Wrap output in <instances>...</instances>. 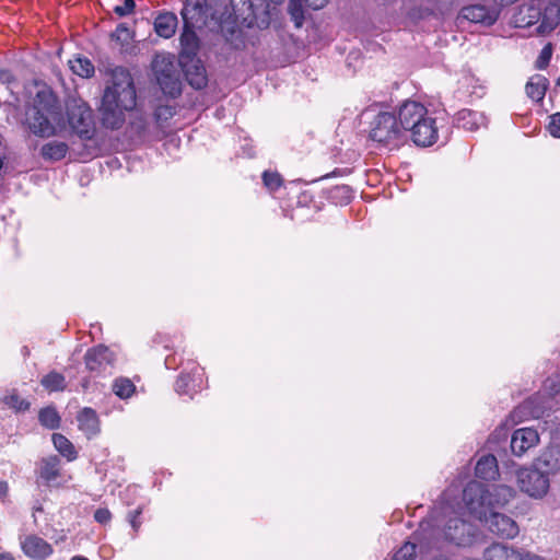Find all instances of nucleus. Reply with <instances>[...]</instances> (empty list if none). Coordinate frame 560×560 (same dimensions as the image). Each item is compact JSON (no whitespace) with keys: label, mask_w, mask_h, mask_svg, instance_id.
I'll list each match as a JSON object with an SVG mask.
<instances>
[{"label":"nucleus","mask_w":560,"mask_h":560,"mask_svg":"<svg viewBox=\"0 0 560 560\" xmlns=\"http://www.w3.org/2000/svg\"><path fill=\"white\" fill-rule=\"evenodd\" d=\"M0 560H14L9 553H0Z\"/></svg>","instance_id":"nucleus-51"},{"label":"nucleus","mask_w":560,"mask_h":560,"mask_svg":"<svg viewBox=\"0 0 560 560\" xmlns=\"http://www.w3.org/2000/svg\"><path fill=\"white\" fill-rule=\"evenodd\" d=\"M133 31H131L126 23L118 24L116 30L109 35L110 39L116 42L122 51L127 50V47L133 39Z\"/></svg>","instance_id":"nucleus-30"},{"label":"nucleus","mask_w":560,"mask_h":560,"mask_svg":"<svg viewBox=\"0 0 560 560\" xmlns=\"http://www.w3.org/2000/svg\"><path fill=\"white\" fill-rule=\"evenodd\" d=\"M69 66L74 74L82 78H90L94 74V66L88 58L78 57L69 60Z\"/></svg>","instance_id":"nucleus-34"},{"label":"nucleus","mask_w":560,"mask_h":560,"mask_svg":"<svg viewBox=\"0 0 560 560\" xmlns=\"http://www.w3.org/2000/svg\"><path fill=\"white\" fill-rule=\"evenodd\" d=\"M483 560H524V556L512 546L497 542L486 548Z\"/></svg>","instance_id":"nucleus-20"},{"label":"nucleus","mask_w":560,"mask_h":560,"mask_svg":"<svg viewBox=\"0 0 560 560\" xmlns=\"http://www.w3.org/2000/svg\"><path fill=\"white\" fill-rule=\"evenodd\" d=\"M67 117L72 131L83 140H91L95 133L93 110L86 103L73 100L67 104Z\"/></svg>","instance_id":"nucleus-5"},{"label":"nucleus","mask_w":560,"mask_h":560,"mask_svg":"<svg viewBox=\"0 0 560 560\" xmlns=\"http://www.w3.org/2000/svg\"><path fill=\"white\" fill-rule=\"evenodd\" d=\"M136 2L135 0H124L121 4L114 7L113 11L119 18H125L135 12Z\"/></svg>","instance_id":"nucleus-42"},{"label":"nucleus","mask_w":560,"mask_h":560,"mask_svg":"<svg viewBox=\"0 0 560 560\" xmlns=\"http://www.w3.org/2000/svg\"><path fill=\"white\" fill-rule=\"evenodd\" d=\"M2 401L4 405L15 411H25L30 408V402L22 398L15 390H12L10 394L5 395L2 398Z\"/></svg>","instance_id":"nucleus-35"},{"label":"nucleus","mask_w":560,"mask_h":560,"mask_svg":"<svg viewBox=\"0 0 560 560\" xmlns=\"http://www.w3.org/2000/svg\"><path fill=\"white\" fill-rule=\"evenodd\" d=\"M514 497V490L505 485L486 486L470 481L463 491V501L474 517H485L487 513L503 508Z\"/></svg>","instance_id":"nucleus-3"},{"label":"nucleus","mask_w":560,"mask_h":560,"mask_svg":"<svg viewBox=\"0 0 560 560\" xmlns=\"http://www.w3.org/2000/svg\"><path fill=\"white\" fill-rule=\"evenodd\" d=\"M21 545L25 555L33 559H45L52 553V547L36 535L26 536Z\"/></svg>","instance_id":"nucleus-19"},{"label":"nucleus","mask_w":560,"mask_h":560,"mask_svg":"<svg viewBox=\"0 0 560 560\" xmlns=\"http://www.w3.org/2000/svg\"><path fill=\"white\" fill-rule=\"evenodd\" d=\"M152 68L164 94L172 97H176L180 94V81L174 70L172 61L164 56H156L153 60Z\"/></svg>","instance_id":"nucleus-6"},{"label":"nucleus","mask_w":560,"mask_h":560,"mask_svg":"<svg viewBox=\"0 0 560 560\" xmlns=\"http://www.w3.org/2000/svg\"><path fill=\"white\" fill-rule=\"evenodd\" d=\"M136 89L129 71L116 68L112 83L105 89L101 112V120L105 128L119 129L126 121V112L136 107Z\"/></svg>","instance_id":"nucleus-1"},{"label":"nucleus","mask_w":560,"mask_h":560,"mask_svg":"<svg viewBox=\"0 0 560 560\" xmlns=\"http://www.w3.org/2000/svg\"><path fill=\"white\" fill-rule=\"evenodd\" d=\"M9 492L8 482L0 479V500L3 501Z\"/></svg>","instance_id":"nucleus-46"},{"label":"nucleus","mask_w":560,"mask_h":560,"mask_svg":"<svg viewBox=\"0 0 560 560\" xmlns=\"http://www.w3.org/2000/svg\"><path fill=\"white\" fill-rule=\"evenodd\" d=\"M262 183L269 191L273 192L283 185V178L278 172L265 171Z\"/></svg>","instance_id":"nucleus-37"},{"label":"nucleus","mask_w":560,"mask_h":560,"mask_svg":"<svg viewBox=\"0 0 560 560\" xmlns=\"http://www.w3.org/2000/svg\"><path fill=\"white\" fill-rule=\"evenodd\" d=\"M483 522L488 529L503 538H514L518 534V526L510 516L491 511L485 517H477Z\"/></svg>","instance_id":"nucleus-10"},{"label":"nucleus","mask_w":560,"mask_h":560,"mask_svg":"<svg viewBox=\"0 0 560 560\" xmlns=\"http://www.w3.org/2000/svg\"><path fill=\"white\" fill-rule=\"evenodd\" d=\"M416 544L406 542L393 557V560H415L416 558Z\"/></svg>","instance_id":"nucleus-39"},{"label":"nucleus","mask_w":560,"mask_h":560,"mask_svg":"<svg viewBox=\"0 0 560 560\" xmlns=\"http://www.w3.org/2000/svg\"><path fill=\"white\" fill-rule=\"evenodd\" d=\"M200 27H194L189 25L183 26V32L180 34V55L179 60H185L186 58L196 57L199 50V37L197 36L196 31Z\"/></svg>","instance_id":"nucleus-18"},{"label":"nucleus","mask_w":560,"mask_h":560,"mask_svg":"<svg viewBox=\"0 0 560 560\" xmlns=\"http://www.w3.org/2000/svg\"><path fill=\"white\" fill-rule=\"evenodd\" d=\"M330 195L332 199H340L348 203L352 199V189L347 185L335 186L330 190Z\"/></svg>","instance_id":"nucleus-41"},{"label":"nucleus","mask_w":560,"mask_h":560,"mask_svg":"<svg viewBox=\"0 0 560 560\" xmlns=\"http://www.w3.org/2000/svg\"><path fill=\"white\" fill-rule=\"evenodd\" d=\"M79 429L88 439L95 436L100 432V419L96 411L92 408H83L77 417Z\"/></svg>","instance_id":"nucleus-22"},{"label":"nucleus","mask_w":560,"mask_h":560,"mask_svg":"<svg viewBox=\"0 0 560 560\" xmlns=\"http://www.w3.org/2000/svg\"><path fill=\"white\" fill-rule=\"evenodd\" d=\"M456 124L465 130L476 131L487 125V117L481 112L464 108L456 114Z\"/></svg>","instance_id":"nucleus-21"},{"label":"nucleus","mask_w":560,"mask_h":560,"mask_svg":"<svg viewBox=\"0 0 560 560\" xmlns=\"http://www.w3.org/2000/svg\"><path fill=\"white\" fill-rule=\"evenodd\" d=\"M175 358L174 357H167L165 359V365L167 369H174Z\"/></svg>","instance_id":"nucleus-50"},{"label":"nucleus","mask_w":560,"mask_h":560,"mask_svg":"<svg viewBox=\"0 0 560 560\" xmlns=\"http://www.w3.org/2000/svg\"><path fill=\"white\" fill-rule=\"evenodd\" d=\"M429 109L416 101H406L398 109V119L402 127L404 137H411L413 130L430 116Z\"/></svg>","instance_id":"nucleus-8"},{"label":"nucleus","mask_w":560,"mask_h":560,"mask_svg":"<svg viewBox=\"0 0 560 560\" xmlns=\"http://www.w3.org/2000/svg\"><path fill=\"white\" fill-rule=\"evenodd\" d=\"M180 15L184 25L202 28L209 15L207 0H185Z\"/></svg>","instance_id":"nucleus-11"},{"label":"nucleus","mask_w":560,"mask_h":560,"mask_svg":"<svg viewBox=\"0 0 560 560\" xmlns=\"http://www.w3.org/2000/svg\"><path fill=\"white\" fill-rule=\"evenodd\" d=\"M476 476L480 479L490 480L494 479L498 475V463L493 455L482 456L475 468Z\"/></svg>","instance_id":"nucleus-26"},{"label":"nucleus","mask_w":560,"mask_h":560,"mask_svg":"<svg viewBox=\"0 0 560 560\" xmlns=\"http://www.w3.org/2000/svg\"><path fill=\"white\" fill-rule=\"evenodd\" d=\"M547 79L542 75L532 78L526 84V94L535 102L544 100L547 90Z\"/></svg>","instance_id":"nucleus-29"},{"label":"nucleus","mask_w":560,"mask_h":560,"mask_svg":"<svg viewBox=\"0 0 560 560\" xmlns=\"http://www.w3.org/2000/svg\"><path fill=\"white\" fill-rule=\"evenodd\" d=\"M539 442L538 432L532 428H522L514 431L511 439V451L515 456H522Z\"/></svg>","instance_id":"nucleus-15"},{"label":"nucleus","mask_w":560,"mask_h":560,"mask_svg":"<svg viewBox=\"0 0 560 560\" xmlns=\"http://www.w3.org/2000/svg\"><path fill=\"white\" fill-rule=\"evenodd\" d=\"M112 389L119 398L127 399L135 394L136 386L131 380L127 377H118L114 381Z\"/></svg>","instance_id":"nucleus-33"},{"label":"nucleus","mask_w":560,"mask_h":560,"mask_svg":"<svg viewBox=\"0 0 560 560\" xmlns=\"http://www.w3.org/2000/svg\"><path fill=\"white\" fill-rule=\"evenodd\" d=\"M557 85L560 86V78L557 81Z\"/></svg>","instance_id":"nucleus-54"},{"label":"nucleus","mask_w":560,"mask_h":560,"mask_svg":"<svg viewBox=\"0 0 560 560\" xmlns=\"http://www.w3.org/2000/svg\"><path fill=\"white\" fill-rule=\"evenodd\" d=\"M560 24V9L557 7H548L545 9L537 33L540 35L550 34Z\"/></svg>","instance_id":"nucleus-25"},{"label":"nucleus","mask_w":560,"mask_h":560,"mask_svg":"<svg viewBox=\"0 0 560 560\" xmlns=\"http://www.w3.org/2000/svg\"><path fill=\"white\" fill-rule=\"evenodd\" d=\"M179 61L188 83L194 89L200 90L207 85L208 79L206 69L199 59L190 57Z\"/></svg>","instance_id":"nucleus-16"},{"label":"nucleus","mask_w":560,"mask_h":560,"mask_svg":"<svg viewBox=\"0 0 560 560\" xmlns=\"http://www.w3.org/2000/svg\"><path fill=\"white\" fill-rule=\"evenodd\" d=\"M0 80L2 82H11V80H13V75L11 74L10 71H1L0 72Z\"/></svg>","instance_id":"nucleus-47"},{"label":"nucleus","mask_w":560,"mask_h":560,"mask_svg":"<svg viewBox=\"0 0 560 560\" xmlns=\"http://www.w3.org/2000/svg\"><path fill=\"white\" fill-rule=\"evenodd\" d=\"M552 51L553 47L551 43L545 45L535 62V67L539 70L546 69L552 57Z\"/></svg>","instance_id":"nucleus-40"},{"label":"nucleus","mask_w":560,"mask_h":560,"mask_svg":"<svg viewBox=\"0 0 560 560\" xmlns=\"http://www.w3.org/2000/svg\"><path fill=\"white\" fill-rule=\"evenodd\" d=\"M71 560H89V559H88V558H85V557L75 556V557H73Z\"/></svg>","instance_id":"nucleus-52"},{"label":"nucleus","mask_w":560,"mask_h":560,"mask_svg":"<svg viewBox=\"0 0 560 560\" xmlns=\"http://www.w3.org/2000/svg\"><path fill=\"white\" fill-rule=\"evenodd\" d=\"M445 539L462 546L469 544L474 536L471 524L460 517H450L443 527Z\"/></svg>","instance_id":"nucleus-12"},{"label":"nucleus","mask_w":560,"mask_h":560,"mask_svg":"<svg viewBox=\"0 0 560 560\" xmlns=\"http://www.w3.org/2000/svg\"><path fill=\"white\" fill-rule=\"evenodd\" d=\"M523 556H524V560H545L544 558H541L537 555L529 553V552H523Z\"/></svg>","instance_id":"nucleus-49"},{"label":"nucleus","mask_w":560,"mask_h":560,"mask_svg":"<svg viewBox=\"0 0 560 560\" xmlns=\"http://www.w3.org/2000/svg\"><path fill=\"white\" fill-rule=\"evenodd\" d=\"M69 145L63 141H50L45 143L40 149V155L47 161H60L66 158Z\"/></svg>","instance_id":"nucleus-27"},{"label":"nucleus","mask_w":560,"mask_h":560,"mask_svg":"<svg viewBox=\"0 0 560 560\" xmlns=\"http://www.w3.org/2000/svg\"><path fill=\"white\" fill-rule=\"evenodd\" d=\"M38 477L48 486H59L62 478L61 460L57 455L42 458L37 463Z\"/></svg>","instance_id":"nucleus-14"},{"label":"nucleus","mask_w":560,"mask_h":560,"mask_svg":"<svg viewBox=\"0 0 560 560\" xmlns=\"http://www.w3.org/2000/svg\"><path fill=\"white\" fill-rule=\"evenodd\" d=\"M40 384L48 392H62L66 389V378L61 373L52 371L40 380Z\"/></svg>","instance_id":"nucleus-32"},{"label":"nucleus","mask_w":560,"mask_h":560,"mask_svg":"<svg viewBox=\"0 0 560 560\" xmlns=\"http://www.w3.org/2000/svg\"><path fill=\"white\" fill-rule=\"evenodd\" d=\"M94 520L100 524H107L112 520V513L106 508H100L94 513Z\"/></svg>","instance_id":"nucleus-44"},{"label":"nucleus","mask_w":560,"mask_h":560,"mask_svg":"<svg viewBox=\"0 0 560 560\" xmlns=\"http://www.w3.org/2000/svg\"><path fill=\"white\" fill-rule=\"evenodd\" d=\"M55 448L58 453L66 457L68 462H73L78 458V452L73 443L61 433H54L51 436Z\"/></svg>","instance_id":"nucleus-28"},{"label":"nucleus","mask_w":560,"mask_h":560,"mask_svg":"<svg viewBox=\"0 0 560 560\" xmlns=\"http://www.w3.org/2000/svg\"><path fill=\"white\" fill-rule=\"evenodd\" d=\"M517 0H493V2L498 5V7H506V5H510V4H513L514 2H516Z\"/></svg>","instance_id":"nucleus-48"},{"label":"nucleus","mask_w":560,"mask_h":560,"mask_svg":"<svg viewBox=\"0 0 560 560\" xmlns=\"http://www.w3.org/2000/svg\"><path fill=\"white\" fill-rule=\"evenodd\" d=\"M548 130L551 136L560 138V113H556L550 116Z\"/></svg>","instance_id":"nucleus-43"},{"label":"nucleus","mask_w":560,"mask_h":560,"mask_svg":"<svg viewBox=\"0 0 560 560\" xmlns=\"http://www.w3.org/2000/svg\"><path fill=\"white\" fill-rule=\"evenodd\" d=\"M463 16L472 23L492 25L499 18V9L474 4L463 9Z\"/></svg>","instance_id":"nucleus-17"},{"label":"nucleus","mask_w":560,"mask_h":560,"mask_svg":"<svg viewBox=\"0 0 560 560\" xmlns=\"http://www.w3.org/2000/svg\"><path fill=\"white\" fill-rule=\"evenodd\" d=\"M304 4L313 10H319L325 7L327 0H303Z\"/></svg>","instance_id":"nucleus-45"},{"label":"nucleus","mask_w":560,"mask_h":560,"mask_svg":"<svg viewBox=\"0 0 560 560\" xmlns=\"http://www.w3.org/2000/svg\"><path fill=\"white\" fill-rule=\"evenodd\" d=\"M370 136L372 140L390 148H397L406 141L398 115L380 113L373 120Z\"/></svg>","instance_id":"nucleus-4"},{"label":"nucleus","mask_w":560,"mask_h":560,"mask_svg":"<svg viewBox=\"0 0 560 560\" xmlns=\"http://www.w3.org/2000/svg\"><path fill=\"white\" fill-rule=\"evenodd\" d=\"M24 124L37 137L50 138L65 128L62 109L52 91H38L25 112Z\"/></svg>","instance_id":"nucleus-2"},{"label":"nucleus","mask_w":560,"mask_h":560,"mask_svg":"<svg viewBox=\"0 0 560 560\" xmlns=\"http://www.w3.org/2000/svg\"><path fill=\"white\" fill-rule=\"evenodd\" d=\"M115 362V353L104 345L92 347L88 349L84 354V364L86 370L96 376L110 372Z\"/></svg>","instance_id":"nucleus-7"},{"label":"nucleus","mask_w":560,"mask_h":560,"mask_svg":"<svg viewBox=\"0 0 560 560\" xmlns=\"http://www.w3.org/2000/svg\"><path fill=\"white\" fill-rule=\"evenodd\" d=\"M154 31L163 38H171L177 28L178 19L175 13L164 11L160 12L154 20Z\"/></svg>","instance_id":"nucleus-23"},{"label":"nucleus","mask_w":560,"mask_h":560,"mask_svg":"<svg viewBox=\"0 0 560 560\" xmlns=\"http://www.w3.org/2000/svg\"><path fill=\"white\" fill-rule=\"evenodd\" d=\"M517 479L521 490L530 497L540 498L548 491V476L538 469H522Z\"/></svg>","instance_id":"nucleus-9"},{"label":"nucleus","mask_w":560,"mask_h":560,"mask_svg":"<svg viewBox=\"0 0 560 560\" xmlns=\"http://www.w3.org/2000/svg\"><path fill=\"white\" fill-rule=\"evenodd\" d=\"M439 139V128L436 126V119L432 114L427 117L412 132L410 140L417 147H431L436 143Z\"/></svg>","instance_id":"nucleus-13"},{"label":"nucleus","mask_w":560,"mask_h":560,"mask_svg":"<svg viewBox=\"0 0 560 560\" xmlns=\"http://www.w3.org/2000/svg\"><path fill=\"white\" fill-rule=\"evenodd\" d=\"M38 420L43 427L49 430L58 429L61 422V418L54 407H46L40 409L38 413Z\"/></svg>","instance_id":"nucleus-31"},{"label":"nucleus","mask_w":560,"mask_h":560,"mask_svg":"<svg viewBox=\"0 0 560 560\" xmlns=\"http://www.w3.org/2000/svg\"><path fill=\"white\" fill-rule=\"evenodd\" d=\"M2 165H3V161H2V159L0 158V170L2 168Z\"/></svg>","instance_id":"nucleus-53"},{"label":"nucleus","mask_w":560,"mask_h":560,"mask_svg":"<svg viewBox=\"0 0 560 560\" xmlns=\"http://www.w3.org/2000/svg\"><path fill=\"white\" fill-rule=\"evenodd\" d=\"M142 514V508L138 506L137 509L129 511L127 514V521L129 522L130 526L132 527V535L131 538H136L138 536V533L141 527V520L140 516Z\"/></svg>","instance_id":"nucleus-38"},{"label":"nucleus","mask_w":560,"mask_h":560,"mask_svg":"<svg viewBox=\"0 0 560 560\" xmlns=\"http://www.w3.org/2000/svg\"><path fill=\"white\" fill-rule=\"evenodd\" d=\"M197 380H201V374L199 373V368L195 366L191 373H180L175 382V390L179 395H192V393L197 392V387H199L196 382Z\"/></svg>","instance_id":"nucleus-24"},{"label":"nucleus","mask_w":560,"mask_h":560,"mask_svg":"<svg viewBox=\"0 0 560 560\" xmlns=\"http://www.w3.org/2000/svg\"><path fill=\"white\" fill-rule=\"evenodd\" d=\"M303 0H289L288 11L296 27H301L304 21Z\"/></svg>","instance_id":"nucleus-36"}]
</instances>
